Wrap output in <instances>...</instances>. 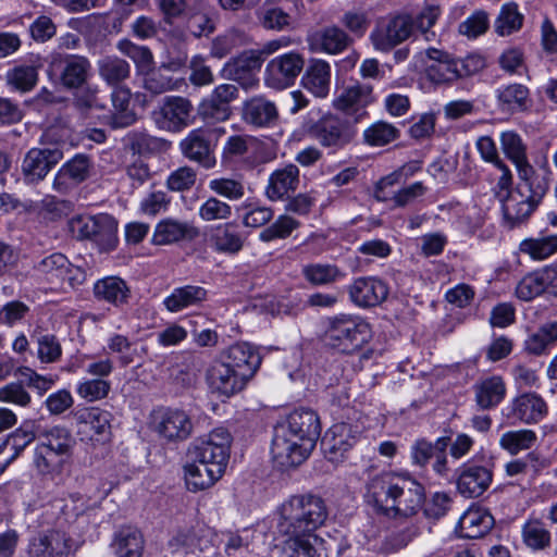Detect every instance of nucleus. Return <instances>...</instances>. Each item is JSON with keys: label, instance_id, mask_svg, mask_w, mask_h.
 <instances>
[{"label": "nucleus", "instance_id": "1", "mask_svg": "<svg viewBox=\"0 0 557 557\" xmlns=\"http://www.w3.org/2000/svg\"><path fill=\"white\" fill-rule=\"evenodd\" d=\"M321 433L318 414L310 409L294 410L286 422L274 428L271 454L281 469L302 463L315 446Z\"/></svg>", "mask_w": 557, "mask_h": 557}, {"label": "nucleus", "instance_id": "2", "mask_svg": "<svg viewBox=\"0 0 557 557\" xmlns=\"http://www.w3.org/2000/svg\"><path fill=\"white\" fill-rule=\"evenodd\" d=\"M330 516L325 499L311 492L290 496L278 508L277 531L287 537H319Z\"/></svg>", "mask_w": 557, "mask_h": 557}, {"label": "nucleus", "instance_id": "3", "mask_svg": "<svg viewBox=\"0 0 557 557\" xmlns=\"http://www.w3.org/2000/svg\"><path fill=\"white\" fill-rule=\"evenodd\" d=\"M372 337L370 324L361 317L337 314L327 319L324 343L337 352L352 355L361 350Z\"/></svg>", "mask_w": 557, "mask_h": 557}, {"label": "nucleus", "instance_id": "4", "mask_svg": "<svg viewBox=\"0 0 557 557\" xmlns=\"http://www.w3.org/2000/svg\"><path fill=\"white\" fill-rule=\"evenodd\" d=\"M290 45L289 37H281L265 42L260 49L245 50L225 63L222 74L244 89H252L259 84L258 73L265 58Z\"/></svg>", "mask_w": 557, "mask_h": 557}, {"label": "nucleus", "instance_id": "5", "mask_svg": "<svg viewBox=\"0 0 557 557\" xmlns=\"http://www.w3.org/2000/svg\"><path fill=\"white\" fill-rule=\"evenodd\" d=\"M305 132L332 153L345 149L357 136L354 124L333 113H326L315 121H308L305 124Z\"/></svg>", "mask_w": 557, "mask_h": 557}, {"label": "nucleus", "instance_id": "6", "mask_svg": "<svg viewBox=\"0 0 557 557\" xmlns=\"http://www.w3.org/2000/svg\"><path fill=\"white\" fill-rule=\"evenodd\" d=\"M232 436L223 428L211 431L208 435L196 438L187 449V456L193 461L205 462L210 467L225 472Z\"/></svg>", "mask_w": 557, "mask_h": 557}, {"label": "nucleus", "instance_id": "7", "mask_svg": "<svg viewBox=\"0 0 557 557\" xmlns=\"http://www.w3.org/2000/svg\"><path fill=\"white\" fill-rule=\"evenodd\" d=\"M412 25V15L409 13L380 17L370 33V42L374 50L387 53L413 36Z\"/></svg>", "mask_w": 557, "mask_h": 557}, {"label": "nucleus", "instance_id": "8", "mask_svg": "<svg viewBox=\"0 0 557 557\" xmlns=\"http://www.w3.org/2000/svg\"><path fill=\"white\" fill-rule=\"evenodd\" d=\"M49 73L57 75L64 89L74 90L88 83L92 75V65L85 55L53 52L50 55Z\"/></svg>", "mask_w": 557, "mask_h": 557}, {"label": "nucleus", "instance_id": "9", "mask_svg": "<svg viewBox=\"0 0 557 557\" xmlns=\"http://www.w3.org/2000/svg\"><path fill=\"white\" fill-rule=\"evenodd\" d=\"M73 418L82 442L97 446L111 440L112 414L109 411L98 407L82 408L74 412Z\"/></svg>", "mask_w": 557, "mask_h": 557}, {"label": "nucleus", "instance_id": "10", "mask_svg": "<svg viewBox=\"0 0 557 557\" xmlns=\"http://www.w3.org/2000/svg\"><path fill=\"white\" fill-rule=\"evenodd\" d=\"M34 269L51 284L63 287L67 284L74 288L82 285L86 280L85 271L71 263L67 257L61 252H53L39 262Z\"/></svg>", "mask_w": 557, "mask_h": 557}, {"label": "nucleus", "instance_id": "11", "mask_svg": "<svg viewBox=\"0 0 557 557\" xmlns=\"http://www.w3.org/2000/svg\"><path fill=\"white\" fill-rule=\"evenodd\" d=\"M194 107L189 99L180 96L163 98L160 106L151 113L159 129L181 132L190 123Z\"/></svg>", "mask_w": 557, "mask_h": 557}, {"label": "nucleus", "instance_id": "12", "mask_svg": "<svg viewBox=\"0 0 557 557\" xmlns=\"http://www.w3.org/2000/svg\"><path fill=\"white\" fill-rule=\"evenodd\" d=\"M401 474L383 473L367 483L366 500L377 512L393 517Z\"/></svg>", "mask_w": 557, "mask_h": 557}, {"label": "nucleus", "instance_id": "13", "mask_svg": "<svg viewBox=\"0 0 557 557\" xmlns=\"http://www.w3.org/2000/svg\"><path fill=\"white\" fill-rule=\"evenodd\" d=\"M305 66L304 55L290 51L270 60L264 71L267 86L274 89H284L295 83Z\"/></svg>", "mask_w": 557, "mask_h": 557}, {"label": "nucleus", "instance_id": "14", "mask_svg": "<svg viewBox=\"0 0 557 557\" xmlns=\"http://www.w3.org/2000/svg\"><path fill=\"white\" fill-rule=\"evenodd\" d=\"M425 76L435 86H453L460 81L457 58L448 51L430 47L425 50Z\"/></svg>", "mask_w": 557, "mask_h": 557}, {"label": "nucleus", "instance_id": "15", "mask_svg": "<svg viewBox=\"0 0 557 557\" xmlns=\"http://www.w3.org/2000/svg\"><path fill=\"white\" fill-rule=\"evenodd\" d=\"M77 546L72 536L61 530H47L33 537L29 547V557H69Z\"/></svg>", "mask_w": 557, "mask_h": 557}, {"label": "nucleus", "instance_id": "16", "mask_svg": "<svg viewBox=\"0 0 557 557\" xmlns=\"http://www.w3.org/2000/svg\"><path fill=\"white\" fill-rule=\"evenodd\" d=\"M63 153L58 148H33L24 157L22 173L25 182L38 183L62 160Z\"/></svg>", "mask_w": 557, "mask_h": 557}, {"label": "nucleus", "instance_id": "17", "mask_svg": "<svg viewBox=\"0 0 557 557\" xmlns=\"http://www.w3.org/2000/svg\"><path fill=\"white\" fill-rule=\"evenodd\" d=\"M154 431L169 442H182L193 433L190 417L183 410L168 408L154 417Z\"/></svg>", "mask_w": 557, "mask_h": 557}, {"label": "nucleus", "instance_id": "18", "mask_svg": "<svg viewBox=\"0 0 557 557\" xmlns=\"http://www.w3.org/2000/svg\"><path fill=\"white\" fill-rule=\"evenodd\" d=\"M206 377L213 392L226 397L243 391L250 381L222 360L214 361L211 364L207 370Z\"/></svg>", "mask_w": 557, "mask_h": 557}, {"label": "nucleus", "instance_id": "19", "mask_svg": "<svg viewBox=\"0 0 557 557\" xmlns=\"http://www.w3.org/2000/svg\"><path fill=\"white\" fill-rule=\"evenodd\" d=\"M211 131L208 128H196L181 141L180 148L184 157L199 163L205 169H212L215 163L213 148L211 146Z\"/></svg>", "mask_w": 557, "mask_h": 557}, {"label": "nucleus", "instance_id": "20", "mask_svg": "<svg viewBox=\"0 0 557 557\" xmlns=\"http://www.w3.org/2000/svg\"><path fill=\"white\" fill-rule=\"evenodd\" d=\"M350 300L360 308L381 305L388 296V287L375 276H362L354 280L348 287Z\"/></svg>", "mask_w": 557, "mask_h": 557}, {"label": "nucleus", "instance_id": "21", "mask_svg": "<svg viewBox=\"0 0 557 557\" xmlns=\"http://www.w3.org/2000/svg\"><path fill=\"white\" fill-rule=\"evenodd\" d=\"M505 411L509 420L532 424L540 422L547 414V405L537 394L524 393L515 397Z\"/></svg>", "mask_w": 557, "mask_h": 557}, {"label": "nucleus", "instance_id": "22", "mask_svg": "<svg viewBox=\"0 0 557 557\" xmlns=\"http://www.w3.org/2000/svg\"><path fill=\"white\" fill-rule=\"evenodd\" d=\"M424 503L425 491L423 485L414 478L401 474L393 517L413 516L423 507Z\"/></svg>", "mask_w": 557, "mask_h": 557}, {"label": "nucleus", "instance_id": "23", "mask_svg": "<svg viewBox=\"0 0 557 557\" xmlns=\"http://www.w3.org/2000/svg\"><path fill=\"white\" fill-rule=\"evenodd\" d=\"M221 360L248 380H251L258 371L262 358L250 344L236 343L222 354Z\"/></svg>", "mask_w": 557, "mask_h": 557}, {"label": "nucleus", "instance_id": "24", "mask_svg": "<svg viewBox=\"0 0 557 557\" xmlns=\"http://www.w3.org/2000/svg\"><path fill=\"white\" fill-rule=\"evenodd\" d=\"M91 162L85 154H76L58 171L53 180V189L66 194L86 181L90 174Z\"/></svg>", "mask_w": 557, "mask_h": 557}, {"label": "nucleus", "instance_id": "25", "mask_svg": "<svg viewBox=\"0 0 557 557\" xmlns=\"http://www.w3.org/2000/svg\"><path fill=\"white\" fill-rule=\"evenodd\" d=\"M498 197L503 202L502 211L504 223L509 228H513L524 222L540 205L532 197L524 195L521 190L508 193L506 197H502L500 194H498Z\"/></svg>", "mask_w": 557, "mask_h": 557}, {"label": "nucleus", "instance_id": "26", "mask_svg": "<svg viewBox=\"0 0 557 557\" xmlns=\"http://www.w3.org/2000/svg\"><path fill=\"white\" fill-rule=\"evenodd\" d=\"M357 431L349 423H335L322 438V448L331 461H337L356 442Z\"/></svg>", "mask_w": 557, "mask_h": 557}, {"label": "nucleus", "instance_id": "27", "mask_svg": "<svg viewBox=\"0 0 557 557\" xmlns=\"http://www.w3.org/2000/svg\"><path fill=\"white\" fill-rule=\"evenodd\" d=\"M313 51L329 54H338L345 51L354 42V39L339 26H326L309 38Z\"/></svg>", "mask_w": 557, "mask_h": 557}, {"label": "nucleus", "instance_id": "28", "mask_svg": "<svg viewBox=\"0 0 557 557\" xmlns=\"http://www.w3.org/2000/svg\"><path fill=\"white\" fill-rule=\"evenodd\" d=\"M492 482V472L485 467L466 465L460 469L457 490L465 497L481 496Z\"/></svg>", "mask_w": 557, "mask_h": 557}, {"label": "nucleus", "instance_id": "29", "mask_svg": "<svg viewBox=\"0 0 557 557\" xmlns=\"http://www.w3.org/2000/svg\"><path fill=\"white\" fill-rule=\"evenodd\" d=\"M494 523L486 508L472 506L460 517L456 532L465 539H479L488 533Z\"/></svg>", "mask_w": 557, "mask_h": 557}, {"label": "nucleus", "instance_id": "30", "mask_svg": "<svg viewBox=\"0 0 557 557\" xmlns=\"http://www.w3.org/2000/svg\"><path fill=\"white\" fill-rule=\"evenodd\" d=\"M496 100L498 109L509 114L525 112L532 106L529 88L517 83L497 88Z\"/></svg>", "mask_w": 557, "mask_h": 557}, {"label": "nucleus", "instance_id": "31", "mask_svg": "<svg viewBox=\"0 0 557 557\" xmlns=\"http://www.w3.org/2000/svg\"><path fill=\"white\" fill-rule=\"evenodd\" d=\"M375 101L373 87L369 84L348 86L333 100V107L345 113L358 112Z\"/></svg>", "mask_w": 557, "mask_h": 557}, {"label": "nucleus", "instance_id": "32", "mask_svg": "<svg viewBox=\"0 0 557 557\" xmlns=\"http://www.w3.org/2000/svg\"><path fill=\"white\" fill-rule=\"evenodd\" d=\"M556 280L557 269L544 267L525 275L517 285L516 295L521 300L530 301L544 293Z\"/></svg>", "mask_w": 557, "mask_h": 557}, {"label": "nucleus", "instance_id": "33", "mask_svg": "<svg viewBox=\"0 0 557 557\" xmlns=\"http://www.w3.org/2000/svg\"><path fill=\"white\" fill-rule=\"evenodd\" d=\"M299 184V169L295 164H287L275 170L269 177L265 196L271 201L283 200L290 191H295Z\"/></svg>", "mask_w": 557, "mask_h": 557}, {"label": "nucleus", "instance_id": "34", "mask_svg": "<svg viewBox=\"0 0 557 557\" xmlns=\"http://www.w3.org/2000/svg\"><path fill=\"white\" fill-rule=\"evenodd\" d=\"M198 234L197 227L191 223L169 218L157 224L152 242L156 245H169L184 239H193Z\"/></svg>", "mask_w": 557, "mask_h": 557}, {"label": "nucleus", "instance_id": "35", "mask_svg": "<svg viewBox=\"0 0 557 557\" xmlns=\"http://www.w3.org/2000/svg\"><path fill=\"white\" fill-rule=\"evenodd\" d=\"M302 87L318 98H325L331 86V66L323 60H311L301 77Z\"/></svg>", "mask_w": 557, "mask_h": 557}, {"label": "nucleus", "instance_id": "36", "mask_svg": "<svg viewBox=\"0 0 557 557\" xmlns=\"http://www.w3.org/2000/svg\"><path fill=\"white\" fill-rule=\"evenodd\" d=\"M96 299L109 302L115 307L126 305L132 296L127 283L119 276H107L94 284Z\"/></svg>", "mask_w": 557, "mask_h": 557}, {"label": "nucleus", "instance_id": "37", "mask_svg": "<svg viewBox=\"0 0 557 557\" xmlns=\"http://www.w3.org/2000/svg\"><path fill=\"white\" fill-rule=\"evenodd\" d=\"M474 399L482 410L497 407L506 396V384L498 375L480 380L473 385Z\"/></svg>", "mask_w": 557, "mask_h": 557}, {"label": "nucleus", "instance_id": "38", "mask_svg": "<svg viewBox=\"0 0 557 557\" xmlns=\"http://www.w3.org/2000/svg\"><path fill=\"white\" fill-rule=\"evenodd\" d=\"M223 474L224 472L205 462L191 460L184 466V479L187 490L194 493L211 487Z\"/></svg>", "mask_w": 557, "mask_h": 557}, {"label": "nucleus", "instance_id": "39", "mask_svg": "<svg viewBox=\"0 0 557 557\" xmlns=\"http://www.w3.org/2000/svg\"><path fill=\"white\" fill-rule=\"evenodd\" d=\"M243 116L256 126H269L278 117L275 104L264 97H252L243 106Z\"/></svg>", "mask_w": 557, "mask_h": 557}, {"label": "nucleus", "instance_id": "40", "mask_svg": "<svg viewBox=\"0 0 557 557\" xmlns=\"http://www.w3.org/2000/svg\"><path fill=\"white\" fill-rule=\"evenodd\" d=\"M519 178L528 190V196L539 203L548 190L549 171L546 168L534 169L529 162L517 169Z\"/></svg>", "mask_w": 557, "mask_h": 557}, {"label": "nucleus", "instance_id": "41", "mask_svg": "<svg viewBox=\"0 0 557 557\" xmlns=\"http://www.w3.org/2000/svg\"><path fill=\"white\" fill-rule=\"evenodd\" d=\"M112 546L116 557H143L145 540L137 529L127 527L115 534Z\"/></svg>", "mask_w": 557, "mask_h": 557}, {"label": "nucleus", "instance_id": "42", "mask_svg": "<svg viewBox=\"0 0 557 557\" xmlns=\"http://www.w3.org/2000/svg\"><path fill=\"white\" fill-rule=\"evenodd\" d=\"M38 446L72 455L75 440L71 431L62 425L45 428L37 433Z\"/></svg>", "mask_w": 557, "mask_h": 557}, {"label": "nucleus", "instance_id": "43", "mask_svg": "<svg viewBox=\"0 0 557 557\" xmlns=\"http://www.w3.org/2000/svg\"><path fill=\"white\" fill-rule=\"evenodd\" d=\"M207 290L201 286L177 287L164 299V306L169 311L177 312L187 307L200 305L207 299Z\"/></svg>", "mask_w": 557, "mask_h": 557}, {"label": "nucleus", "instance_id": "44", "mask_svg": "<svg viewBox=\"0 0 557 557\" xmlns=\"http://www.w3.org/2000/svg\"><path fill=\"white\" fill-rule=\"evenodd\" d=\"M235 227L234 223H224L215 227L211 242L216 251L234 255L242 250L244 242Z\"/></svg>", "mask_w": 557, "mask_h": 557}, {"label": "nucleus", "instance_id": "45", "mask_svg": "<svg viewBox=\"0 0 557 557\" xmlns=\"http://www.w3.org/2000/svg\"><path fill=\"white\" fill-rule=\"evenodd\" d=\"M98 72L108 85L117 86L129 77L131 66L124 59L108 55L99 60Z\"/></svg>", "mask_w": 557, "mask_h": 557}, {"label": "nucleus", "instance_id": "46", "mask_svg": "<svg viewBox=\"0 0 557 557\" xmlns=\"http://www.w3.org/2000/svg\"><path fill=\"white\" fill-rule=\"evenodd\" d=\"M95 235L90 236L102 251H110L115 248L117 244V222L109 214L95 215Z\"/></svg>", "mask_w": 557, "mask_h": 557}, {"label": "nucleus", "instance_id": "47", "mask_svg": "<svg viewBox=\"0 0 557 557\" xmlns=\"http://www.w3.org/2000/svg\"><path fill=\"white\" fill-rule=\"evenodd\" d=\"M129 91L116 89L112 92L114 112L110 115L109 124L112 128H123L136 122V114L129 109Z\"/></svg>", "mask_w": 557, "mask_h": 557}, {"label": "nucleus", "instance_id": "48", "mask_svg": "<svg viewBox=\"0 0 557 557\" xmlns=\"http://www.w3.org/2000/svg\"><path fill=\"white\" fill-rule=\"evenodd\" d=\"M39 67V64L15 65L7 72V84L15 90L21 92H28L33 90L37 85Z\"/></svg>", "mask_w": 557, "mask_h": 557}, {"label": "nucleus", "instance_id": "49", "mask_svg": "<svg viewBox=\"0 0 557 557\" xmlns=\"http://www.w3.org/2000/svg\"><path fill=\"white\" fill-rule=\"evenodd\" d=\"M523 543L530 549L540 552L548 548L552 543V534L540 519H529L522 527Z\"/></svg>", "mask_w": 557, "mask_h": 557}, {"label": "nucleus", "instance_id": "50", "mask_svg": "<svg viewBox=\"0 0 557 557\" xmlns=\"http://www.w3.org/2000/svg\"><path fill=\"white\" fill-rule=\"evenodd\" d=\"M184 84L183 78H175L170 75L166 66H160L148 72L144 78L145 89L153 95L178 90Z\"/></svg>", "mask_w": 557, "mask_h": 557}, {"label": "nucleus", "instance_id": "51", "mask_svg": "<svg viewBox=\"0 0 557 557\" xmlns=\"http://www.w3.org/2000/svg\"><path fill=\"white\" fill-rule=\"evenodd\" d=\"M73 107L84 117L88 116L92 110H104L106 104L99 97V88L86 83L84 87L74 89Z\"/></svg>", "mask_w": 557, "mask_h": 557}, {"label": "nucleus", "instance_id": "52", "mask_svg": "<svg viewBox=\"0 0 557 557\" xmlns=\"http://www.w3.org/2000/svg\"><path fill=\"white\" fill-rule=\"evenodd\" d=\"M71 455L36 446L34 463L41 474H60Z\"/></svg>", "mask_w": 557, "mask_h": 557}, {"label": "nucleus", "instance_id": "53", "mask_svg": "<svg viewBox=\"0 0 557 557\" xmlns=\"http://www.w3.org/2000/svg\"><path fill=\"white\" fill-rule=\"evenodd\" d=\"M286 547L287 557H327L320 537H288Z\"/></svg>", "mask_w": 557, "mask_h": 557}, {"label": "nucleus", "instance_id": "54", "mask_svg": "<svg viewBox=\"0 0 557 557\" xmlns=\"http://www.w3.org/2000/svg\"><path fill=\"white\" fill-rule=\"evenodd\" d=\"M537 441L536 433L532 430H517L504 433L499 438V446L510 455H518L522 450L530 449Z\"/></svg>", "mask_w": 557, "mask_h": 557}, {"label": "nucleus", "instance_id": "55", "mask_svg": "<svg viewBox=\"0 0 557 557\" xmlns=\"http://www.w3.org/2000/svg\"><path fill=\"white\" fill-rule=\"evenodd\" d=\"M523 20V14L519 12L515 2L505 3L495 20V32L499 36H509L522 27Z\"/></svg>", "mask_w": 557, "mask_h": 557}, {"label": "nucleus", "instance_id": "56", "mask_svg": "<svg viewBox=\"0 0 557 557\" xmlns=\"http://www.w3.org/2000/svg\"><path fill=\"white\" fill-rule=\"evenodd\" d=\"M299 226L300 222L298 220L288 214H282L272 224L260 232L259 239L263 243L285 239Z\"/></svg>", "mask_w": 557, "mask_h": 557}, {"label": "nucleus", "instance_id": "57", "mask_svg": "<svg viewBox=\"0 0 557 557\" xmlns=\"http://www.w3.org/2000/svg\"><path fill=\"white\" fill-rule=\"evenodd\" d=\"M304 277L312 285H329L343 276L335 264L311 263L302 268Z\"/></svg>", "mask_w": 557, "mask_h": 557}, {"label": "nucleus", "instance_id": "58", "mask_svg": "<svg viewBox=\"0 0 557 557\" xmlns=\"http://www.w3.org/2000/svg\"><path fill=\"white\" fill-rule=\"evenodd\" d=\"M500 144L503 151L517 169L528 163L527 147L519 134L512 131L502 133Z\"/></svg>", "mask_w": 557, "mask_h": 557}, {"label": "nucleus", "instance_id": "59", "mask_svg": "<svg viewBox=\"0 0 557 557\" xmlns=\"http://www.w3.org/2000/svg\"><path fill=\"white\" fill-rule=\"evenodd\" d=\"M74 209L70 200L58 199L54 196H46L39 205V215L50 222H54L67 216Z\"/></svg>", "mask_w": 557, "mask_h": 557}, {"label": "nucleus", "instance_id": "60", "mask_svg": "<svg viewBox=\"0 0 557 557\" xmlns=\"http://www.w3.org/2000/svg\"><path fill=\"white\" fill-rule=\"evenodd\" d=\"M441 15V8L437 4H426L419 14L412 15V34L420 32L426 40L435 36L431 28L435 25Z\"/></svg>", "mask_w": 557, "mask_h": 557}, {"label": "nucleus", "instance_id": "61", "mask_svg": "<svg viewBox=\"0 0 557 557\" xmlns=\"http://www.w3.org/2000/svg\"><path fill=\"white\" fill-rule=\"evenodd\" d=\"M364 140L371 146H384L399 136V131L392 124L380 121L364 131Z\"/></svg>", "mask_w": 557, "mask_h": 557}, {"label": "nucleus", "instance_id": "62", "mask_svg": "<svg viewBox=\"0 0 557 557\" xmlns=\"http://www.w3.org/2000/svg\"><path fill=\"white\" fill-rule=\"evenodd\" d=\"M62 346L54 334H41L37 337V357L42 363H54L61 359Z\"/></svg>", "mask_w": 557, "mask_h": 557}, {"label": "nucleus", "instance_id": "63", "mask_svg": "<svg viewBox=\"0 0 557 557\" xmlns=\"http://www.w3.org/2000/svg\"><path fill=\"white\" fill-rule=\"evenodd\" d=\"M117 49L132 59L139 70H147L153 64L152 52L145 46H137L128 39H122L117 42Z\"/></svg>", "mask_w": 557, "mask_h": 557}, {"label": "nucleus", "instance_id": "64", "mask_svg": "<svg viewBox=\"0 0 557 557\" xmlns=\"http://www.w3.org/2000/svg\"><path fill=\"white\" fill-rule=\"evenodd\" d=\"M520 249L529 253L533 259H545L557 250V236L525 239L521 243Z\"/></svg>", "mask_w": 557, "mask_h": 557}]
</instances>
